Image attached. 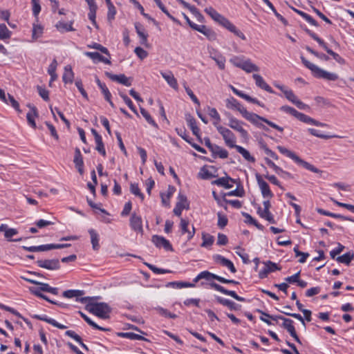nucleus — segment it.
I'll list each match as a JSON object with an SVG mask.
<instances>
[{"instance_id":"nucleus-1","label":"nucleus","mask_w":354,"mask_h":354,"mask_svg":"<svg viewBox=\"0 0 354 354\" xmlns=\"http://www.w3.org/2000/svg\"><path fill=\"white\" fill-rule=\"evenodd\" d=\"M301 59L304 65L310 70L313 75L319 79H324L328 81H336L338 80L339 77L337 74L335 73H330L328 71H326L319 67H318L317 65L310 62L308 61L304 57L301 56Z\"/></svg>"},{"instance_id":"nucleus-2","label":"nucleus","mask_w":354,"mask_h":354,"mask_svg":"<svg viewBox=\"0 0 354 354\" xmlns=\"http://www.w3.org/2000/svg\"><path fill=\"white\" fill-rule=\"evenodd\" d=\"M277 149L279 150V151L286 156V157L292 159L293 161H295L297 164L302 166L304 168H305L307 170H309L313 173L316 174H321L322 173V171L319 169L318 168L315 167L314 165H311L310 163L302 160L301 158H299L295 152L288 149L287 148L283 147V146H277Z\"/></svg>"},{"instance_id":"nucleus-3","label":"nucleus","mask_w":354,"mask_h":354,"mask_svg":"<svg viewBox=\"0 0 354 354\" xmlns=\"http://www.w3.org/2000/svg\"><path fill=\"white\" fill-rule=\"evenodd\" d=\"M245 119L250 122L252 124L255 125L256 127L259 128H261L266 131L268 130V128H266L262 123V122L266 123L270 127L277 129V131L280 132L283 131V128L276 124L275 123L268 120V119L261 117L259 115L249 112L245 109Z\"/></svg>"},{"instance_id":"nucleus-4","label":"nucleus","mask_w":354,"mask_h":354,"mask_svg":"<svg viewBox=\"0 0 354 354\" xmlns=\"http://www.w3.org/2000/svg\"><path fill=\"white\" fill-rule=\"evenodd\" d=\"M86 308L90 313L104 319H108L111 312V307L104 302L88 304Z\"/></svg>"},{"instance_id":"nucleus-5","label":"nucleus","mask_w":354,"mask_h":354,"mask_svg":"<svg viewBox=\"0 0 354 354\" xmlns=\"http://www.w3.org/2000/svg\"><path fill=\"white\" fill-rule=\"evenodd\" d=\"M263 315L267 317L271 318L273 321L277 322L280 319L283 321L281 326L287 330L290 335L297 341L298 343L301 344L299 337H298L295 328L293 325L294 322L292 319L286 318L281 315H270L266 313L261 312Z\"/></svg>"},{"instance_id":"nucleus-6","label":"nucleus","mask_w":354,"mask_h":354,"mask_svg":"<svg viewBox=\"0 0 354 354\" xmlns=\"http://www.w3.org/2000/svg\"><path fill=\"white\" fill-rule=\"evenodd\" d=\"M306 32L311 38L315 40L329 55H330L337 62L342 64L345 63V60L339 54L330 49L326 42L319 38L315 32L309 29H306Z\"/></svg>"},{"instance_id":"nucleus-7","label":"nucleus","mask_w":354,"mask_h":354,"mask_svg":"<svg viewBox=\"0 0 354 354\" xmlns=\"http://www.w3.org/2000/svg\"><path fill=\"white\" fill-rule=\"evenodd\" d=\"M201 279H205L206 281H211L212 279H216L223 283H233L237 284L238 282L232 279H227L221 276L211 273L209 271H203L200 272L194 279L195 283L198 282Z\"/></svg>"},{"instance_id":"nucleus-8","label":"nucleus","mask_w":354,"mask_h":354,"mask_svg":"<svg viewBox=\"0 0 354 354\" xmlns=\"http://www.w3.org/2000/svg\"><path fill=\"white\" fill-rule=\"evenodd\" d=\"M204 140L205 146L209 148L214 158L219 157L221 158H226L228 156L227 150L216 145L212 144L209 138H205Z\"/></svg>"},{"instance_id":"nucleus-9","label":"nucleus","mask_w":354,"mask_h":354,"mask_svg":"<svg viewBox=\"0 0 354 354\" xmlns=\"http://www.w3.org/2000/svg\"><path fill=\"white\" fill-rule=\"evenodd\" d=\"M214 125L216 127L218 131L222 135L226 145L230 147L235 146V138L232 132L228 129L220 125H217V122H214Z\"/></svg>"},{"instance_id":"nucleus-10","label":"nucleus","mask_w":354,"mask_h":354,"mask_svg":"<svg viewBox=\"0 0 354 354\" xmlns=\"http://www.w3.org/2000/svg\"><path fill=\"white\" fill-rule=\"evenodd\" d=\"M36 263L41 268L49 270H57L60 268V263L58 259H39Z\"/></svg>"},{"instance_id":"nucleus-11","label":"nucleus","mask_w":354,"mask_h":354,"mask_svg":"<svg viewBox=\"0 0 354 354\" xmlns=\"http://www.w3.org/2000/svg\"><path fill=\"white\" fill-rule=\"evenodd\" d=\"M257 180L262 196L264 198L271 199L274 196V194L270 190L268 184L262 179L261 176L259 174H257Z\"/></svg>"},{"instance_id":"nucleus-12","label":"nucleus","mask_w":354,"mask_h":354,"mask_svg":"<svg viewBox=\"0 0 354 354\" xmlns=\"http://www.w3.org/2000/svg\"><path fill=\"white\" fill-rule=\"evenodd\" d=\"M264 267L259 272V277L260 279H264L268 277V274L273 272L276 270H280L281 268L278 265L271 261H267L263 263Z\"/></svg>"},{"instance_id":"nucleus-13","label":"nucleus","mask_w":354,"mask_h":354,"mask_svg":"<svg viewBox=\"0 0 354 354\" xmlns=\"http://www.w3.org/2000/svg\"><path fill=\"white\" fill-rule=\"evenodd\" d=\"M284 95L288 100L293 103L298 109L301 110L309 109L308 105L299 100L292 90L288 89V91H285Z\"/></svg>"},{"instance_id":"nucleus-14","label":"nucleus","mask_w":354,"mask_h":354,"mask_svg":"<svg viewBox=\"0 0 354 354\" xmlns=\"http://www.w3.org/2000/svg\"><path fill=\"white\" fill-rule=\"evenodd\" d=\"M151 241L158 248H163L166 251H173L171 244L163 236L153 235L151 238Z\"/></svg>"},{"instance_id":"nucleus-15","label":"nucleus","mask_w":354,"mask_h":354,"mask_svg":"<svg viewBox=\"0 0 354 354\" xmlns=\"http://www.w3.org/2000/svg\"><path fill=\"white\" fill-rule=\"evenodd\" d=\"M252 78L254 79L255 84L257 87L270 93H274L273 89L266 82L262 76H261L258 73H254L252 75Z\"/></svg>"},{"instance_id":"nucleus-16","label":"nucleus","mask_w":354,"mask_h":354,"mask_svg":"<svg viewBox=\"0 0 354 354\" xmlns=\"http://www.w3.org/2000/svg\"><path fill=\"white\" fill-rule=\"evenodd\" d=\"M189 207L186 196L182 194L178 196V201L177 202L174 209V213L175 215L180 216L182 214V211L184 209Z\"/></svg>"},{"instance_id":"nucleus-17","label":"nucleus","mask_w":354,"mask_h":354,"mask_svg":"<svg viewBox=\"0 0 354 354\" xmlns=\"http://www.w3.org/2000/svg\"><path fill=\"white\" fill-rule=\"evenodd\" d=\"M214 259L217 263L228 268L232 273H235L236 272L233 263L224 257L220 254H216L214 256Z\"/></svg>"},{"instance_id":"nucleus-18","label":"nucleus","mask_w":354,"mask_h":354,"mask_svg":"<svg viewBox=\"0 0 354 354\" xmlns=\"http://www.w3.org/2000/svg\"><path fill=\"white\" fill-rule=\"evenodd\" d=\"M130 225L134 231L141 233L143 232L142 221L140 216L133 213L130 218Z\"/></svg>"},{"instance_id":"nucleus-19","label":"nucleus","mask_w":354,"mask_h":354,"mask_svg":"<svg viewBox=\"0 0 354 354\" xmlns=\"http://www.w3.org/2000/svg\"><path fill=\"white\" fill-rule=\"evenodd\" d=\"M297 119L304 123L313 124L316 127H326L328 126L327 124L317 121L302 113H299Z\"/></svg>"},{"instance_id":"nucleus-20","label":"nucleus","mask_w":354,"mask_h":354,"mask_svg":"<svg viewBox=\"0 0 354 354\" xmlns=\"http://www.w3.org/2000/svg\"><path fill=\"white\" fill-rule=\"evenodd\" d=\"M105 75L111 80L118 82L124 86H129L131 85V82L129 81V78L126 77L124 74L114 75L109 72H106Z\"/></svg>"},{"instance_id":"nucleus-21","label":"nucleus","mask_w":354,"mask_h":354,"mask_svg":"<svg viewBox=\"0 0 354 354\" xmlns=\"http://www.w3.org/2000/svg\"><path fill=\"white\" fill-rule=\"evenodd\" d=\"M210 286L214 290L220 292H222L225 295H230L238 301H243V298L238 296L234 291L226 290L224 287L218 283L212 282L210 283Z\"/></svg>"},{"instance_id":"nucleus-22","label":"nucleus","mask_w":354,"mask_h":354,"mask_svg":"<svg viewBox=\"0 0 354 354\" xmlns=\"http://www.w3.org/2000/svg\"><path fill=\"white\" fill-rule=\"evenodd\" d=\"M73 162L75 163V167L78 170L79 173L82 175L84 173V161L83 158L81 154V151L79 148H75V156Z\"/></svg>"},{"instance_id":"nucleus-23","label":"nucleus","mask_w":354,"mask_h":354,"mask_svg":"<svg viewBox=\"0 0 354 354\" xmlns=\"http://www.w3.org/2000/svg\"><path fill=\"white\" fill-rule=\"evenodd\" d=\"M28 282L31 283H33V284H36V285H38L39 286L38 288H36V287H30L29 288L30 292L32 294H33V290H37V291H39V292H41L42 291L43 292H49L50 290V286L48 284V283H41V282H39L37 281H35V280H33V279H26Z\"/></svg>"},{"instance_id":"nucleus-24","label":"nucleus","mask_w":354,"mask_h":354,"mask_svg":"<svg viewBox=\"0 0 354 354\" xmlns=\"http://www.w3.org/2000/svg\"><path fill=\"white\" fill-rule=\"evenodd\" d=\"M235 183L234 180L228 176L219 178H218L215 180H213L212 182V183L213 185H216L220 187H223L226 189H230V188L232 187V183Z\"/></svg>"},{"instance_id":"nucleus-25","label":"nucleus","mask_w":354,"mask_h":354,"mask_svg":"<svg viewBox=\"0 0 354 354\" xmlns=\"http://www.w3.org/2000/svg\"><path fill=\"white\" fill-rule=\"evenodd\" d=\"M162 77L167 82V84L174 89L177 90L178 88L176 79L174 77L171 71L160 72Z\"/></svg>"},{"instance_id":"nucleus-26","label":"nucleus","mask_w":354,"mask_h":354,"mask_svg":"<svg viewBox=\"0 0 354 354\" xmlns=\"http://www.w3.org/2000/svg\"><path fill=\"white\" fill-rule=\"evenodd\" d=\"M28 106L30 109V111L26 115L28 122L29 125L35 129L36 123L35 122V118L38 116L37 108L30 104H28Z\"/></svg>"},{"instance_id":"nucleus-27","label":"nucleus","mask_w":354,"mask_h":354,"mask_svg":"<svg viewBox=\"0 0 354 354\" xmlns=\"http://www.w3.org/2000/svg\"><path fill=\"white\" fill-rule=\"evenodd\" d=\"M218 24L229 30L230 32H234L237 36L243 37L242 32L241 31H238L236 27L225 17Z\"/></svg>"},{"instance_id":"nucleus-28","label":"nucleus","mask_w":354,"mask_h":354,"mask_svg":"<svg viewBox=\"0 0 354 354\" xmlns=\"http://www.w3.org/2000/svg\"><path fill=\"white\" fill-rule=\"evenodd\" d=\"M85 55L93 59L94 62H100L107 64H111L109 57H104L97 52H86L85 53Z\"/></svg>"},{"instance_id":"nucleus-29","label":"nucleus","mask_w":354,"mask_h":354,"mask_svg":"<svg viewBox=\"0 0 354 354\" xmlns=\"http://www.w3.org/2000/svg\"><path fill=\"white\" fill-rule=\"evenodd\" d=\"M135 28L138 35L140 38V44L142 45H146L147 43L148 35L145 33L144 27L140 23H136Z\"/></svg>"},{"instance_id":"nucleus-30","label":"nucleus","mask_w":354,"mask_h":354,"mask_svg":"<svg viewBox=\"0 0 354 354\" xmlns=\"http://www.w3.org/2000/svg\"><path fill=\"white\" fill-rule=\"evenodd\" d=\"M295 12L298 14L299 16H301L304 19H305L307 22H308L312 26L317 27L319 26L317 21H315L310 15L308 14L298 10L293 7H290Z\"/></svg>"},{"instance_id":"nucleus-31","label":"nucleus","mask_w":354,"mask_h":354,"mask_svg":"<svg viewBox=\"0 0 354 354\" xmlns=\"http://www.w3.org/2000/svg\"><path fill=\"white\" fill-rule=\"evenodd\" d=\"M88 232L91 236V242L93 249L94 250H98L100 248V236L98 233L94 229H89Z\"/></svg>"},{"instance_id":"nucleus-32","label":"nucleus","mask_w":354,"mask_h":354,"mask_svg":"<svg viewBox=\"0 0 354 354\" xmlns=\"http://www.w3.org/2000/svg\"><path fill=\"white\" fill-rule=\"evenodd\" d=\"M74 78V73L72 68L70 65H67L64 67V74L62 75L63 82L65 84L72 83Z\"/></svg>"},{"instance_id":"nucleus-33","label":"nucleus","mask_w":354,"mask_h":354,"mask_svg":"<svg viewBox=\"0 0 354 354\" xmlns=\"http://www.w3.org/2000/svg\"><path fill=\"white\" fill-rule=\"evenodd\" d=\"M196 283L193 280V283L184 282V281H172L169 282L166 286L172 287L174 288H194Z\"/></svg>"},{"instance_id":"nucleus-34","label":"nucleus","mask_w":354,"mask_h":354,"mask_svg":"<svg viewBox=\"0 0 354 354\" xmlns=\"http://www.w3.org/2000/svg\"><path fill=\"white\" fill-rule=\"evenodd\" d=\"M226 106L228 109L238 111L241 113H243L241 110V104L235 98L232 97L226 100Z\"/></svg>"},{"instance_id":"nucleus-35","label":"nucleus","mask_w":354,"mask_h":354,"mask_svg":"<svg viewBox=\"0 0 354 354\" xmlns=\"http://www.w3.org/2000/svg\"><path fill=\"white\" fill-rule=\"evenodd\" d=\"M259 67L253 63L250 59L245 60V73H257L259 72Z\"/></svg>"},{"instance_id":"nucleus-36","label":"nucleus","mask_w":354,"mask_h":354,"mask_svg":"<svg viewBox=\"0 0 354 354\" xmlns=\"http://www.w3.org/2000/svg\"><path fill=\"white\" fill-rule=\"evenodd\" d=\"M79 314L80 316L84 319V321L89 324L93 328L102 330V331H109L110 330L109 328H104L102 326H98L96 323L93 322L86 315H85L84 313L79 311Z\"/></svg>"},{"instance_id":"nucleus-37","label":"nucleus","mask_w":354,"mask_h":354,"mask_svg":"<svg viewBox=\"0 0 354 354\" xmlns=\"http://www.w3.org/2000/svg\"><path fill=\"white\" fill-rule=\"evenodd\" d=\"M205 12L211 17V18L219 23L221 20L224 17L223 15H220L214 8L212 7H208L205 9Z\"/></svg>"},{"instance_id":"nucleus-38","label":"nucleus","mask_w":354,"mask_h":354,"mask_svg":"<svg viewBox=\"0 0 354 354\" xmlns=\"http://www.w3.org/2000/svg\"><path fill=\"white\" fill-rule=\"evenodd\" d=\"M308 131L311 135H313V136H314L315 137H317V138H322V139H325V140L333 138H342V136H338V135H325V134L319 133L318 130H317L315 129H313V128H309L308 129Z\"/></svg>"},{"instance_id":"nucleus-39","label":"nucleus","mask_w":354,"mask_h":354,"mask_svg":"<svg viewBox=\"0 0 354 354\" xmlns=\"http://www.w3.org/2000/svg\"><path fill=\"white\" fill-rule=\"evenodd\" d=\"M258 213L259 214L260 216L266 220H267L270 223H275L276 221L274 218V216L270 212V209H261L259 208L258 209Z\"/></svg>"},{"instance_id":"nucleus-40","label":"nucleus","mask_w":354,"mask_h":354,"mask_svg":"<svg viewBox=\"0 0 354 354\" xmlns=\"http://www.w3.org/2000/svg\"><path fill=\"white\" fill-rule=\"evenodd\" d=\"M187 122L193 134L199 137L200 129L196 125V120L193 117L189 115V117L187 118Z\"/></svg>"},{"instance_id":"nucleus-41","label":"nucleus","mask_w":354,"mask_h":354,"mask_svg":"<svg viewBox=\"0 0 354 354\" xmlns=\"http://www.w3.org/2000/svg\"><path fill=\"white\" fill-rule=\"evenodd\" d=\"M12 32L8 30L6 24H0V40H6L10 38Z\"/></svg>"},{"instance_id":"nucleus-42","label":"nucleus","mask_w":354,"mask_h":354,"mask_svg":"<svg viewBox=\"0 0 354 354\" xmlns=\"http://www.w3.org/2000/svg\"><path fill=\"white\" fill-rule=\"evenodd\" d=\"M354 254L351 252H347L344 254L342 256L337 257L336 260L339 263H344L346 265H349L351 261L353 259Z\"/></svg>"},{"instance_id":"nucleus-43","label":"nucleus","mask_w":354,"mask_h":354,"mask_svg":"<svg viewBox=\"0 0 354 354\" xmlns=\"http://www.w3.org/2000/svg\"><path fill=\"white\" fill-rule=\"evenodd\" d=\"M55 26L57 29L62 32L74 30V29L72 27V22L65 23L62 21H59Z\"/></svg>"},{"instance_id":"nucleus-44","label":"nucleus","mask_w":354,"mask_h":354,"mask_svg":"<svg viewBox=\"0 0 354 354\" xmlns=\"http://www.w3.org/2000/svg\"><path fill=\"white\" fill-rule=\"evenodd\" d=\"M119 335L120 337H126V338H128L130 339H138V340L147 341V339L145 337H144L138 334L132 333V332L121 333L119 334Z\"/></svg>"},{"instance_id":"nucleus-45","label":"nucleus","mask_w":354,"mask_h":354,"mask_svg":"<svg viewBox=\"0 0 354 354\" xmlns=\"http://www.w3.org/2000/svg\"><path fill=\"white\" fill-rule=\"evenodd\" d=\"M140 113L145 118V120L149 124H150L151 125L156 128L158 127L157 123L154 121V120L152 118L150 114L144 108L140 107Z\"/></svg>"},{"instance_id":"nucleus-46","label":"nucleus","mask_w":354,"mask_h":354,"mask_svg":"<svg viewBox=\"0 0 354 354\" xmlns=\"http://www.w3.org/2000/svg\"><path fill=\"white\" fill-rule=\"evenodd\" d=\"M83 295L82 290H66L63 292V297L66 298H73V297H78Z\"/></svg>"},{"instance_id":"nucleus-47","label":"nucleus","mask_w":354,"mask_h":354,"mask_svg":"<svg viewBox=\"0 0 354 354\" xmlns=\"http://www.w3.org/2000/svg\"><path fill=\"white\" fill-rule=\"evenodd\" d=\"M156 5L158 6V8L173 21L178 23V21L167 10V9L165 8V6L163 5V3L161 2L160 0H153Z\"/></svg>"},{"instance_id":"nucleus-48","label":"nucleus","mask_w":354,"mask_h":354,"mask_svg":"<svg viewBox=\"0 0 354 354\" xmlns=\"http://www.w3.org/2000/svg\"><path fill=\"white\" fill-rule=\"evenodd\" d=\"M120 96L122 98L125 104L129 106V108L136 115H138V111L133 105L131 99L125 94L120 93Z\"/></svg>"},{"instance_id":"nucleus-49","label":"nucleus","mask_w":354,"mask_h":354,"mask_svg":"<svg viewBox=\"0 0 354 354\" xmlns=\"http://www.w3.org/2000/svg\"><path fill=\"white\" fill-rule=\"evenodd\" d=\"M17 234H18L17 230H16L15 228H8V230H6V233L4 234V236L8 241H20L22 240V238L11 239L12 236H13Z\"/></svg>"},{"instance_id":"nucleus-50","label":"nucleus","mask_w":354,"mask_h":354,"mask_svg":"<svg viewBox=\"0 0 354 354\" xmlns=\"http://www.w3.org/2000/svg\"><path fill=\"white\" fill-rule=\"evenodd\" d=\"M245 223L254 225L260 230H263V226L262 225L259 224L254 218L247 213H245Z\"/></svg>"},{"instance_id":"nucleus-51","label":"nucleus","mask_w":354,"mask_h":354,"mask_svg":"<svg viewBox=\"0 0 354 354\" xmlns=\"http://www.w3.org/2000/svg\"><path fill=\"white\" fill-rule=\"evenodd\" d=\"M130 191L131 192L136 196H138L141 201H143L145 196L143 194L140 192V189L138 187V185L136 183H131L130 185Z\"/></svg>"},{"instance_id":"nucleus-52","label":"nucleus","mask_w":354,"mask_h":354,"mask_svg":"<svg viewBox=\"0 0 354 354\" xmlns=\"http://www.w3.org/2000/svg\"><path fill=\"white\" fill-rule=\"evenodd\" d=\"M203 243L201 244L202 247H208L213 244L214 241V236L209 234H203Z\"/></svg>"},{"instance_id":"nucleus-53","label":"nucleus","mask_w":354,"mask_h":354,"mask_svg":"<svg viewBox=\"0 0 354 354\" xmlns=\"http://www.w3.org/2000/svg\"><path fill=\"white\" fill-rule=\"evenodd\" d=\"M280 109L282 111L295 117L296 118H297L298 115L300 113V112L297 111L295 109H294L291 106H287V105L282 106L280 108Z\"/></svg>"},{"instance_id":"nucleus-54","label":"nucleus","mask_w":354,"mask_h":354,"mask_svg":"<svg viewBox=\"0 0 354 354\" xmlns=\"http://www.w3.org/2000/svg\"><path fill=\"white\" fill-rule=\"evenodd\" d=\"M330 201L336 205L341 207L346 208L354 214V205L339 202L333 198H330Z\"/></svg>"},{"instance_id":"nucleus-55","label":"nucleus","mask_w":354,"mask_h":354,"mask_svg":"<svg viewBox=\"0 0 354 354\" xmlns=\"http://www.w3.org/2000/svg\"><path fill=\"white\" fill-rule=\"evenodd\" d=\"M293 251L295 252L296 257H299L300 255H303V257H301L299 259V262L301 263H305L306 261V259L309 257L308 253L299 251L298 245H296L294 248Z\"/></svg>"},{"instance_id":"nucleus-56","label":"nucleus","mask_w":354,"mask_h":354,"mask_svg":"<svg viewBox=\"0 0 354 354\" xmlns=\"http://www.w3.org/2000/svg\"><path fill=\"white\" fill-rule=\"evenodd\" d=\"M198 175L202 179L205 180L210 179L214 177V175L212 174V172L209 171V170L205 167H203L201 169Z\"/></svg>"},{"instance_id":"nucleus-57","label":"nucleus","mask_w":354,"mask_h":354,"mask_svg":"<svg viewBox=\"0 0 354 354\" xmlns=\"http://www.w3.org/2000/svg\"><path fill=\"white\" fill-rule=\"evenodd\" d=\"M43 28L39 25H34L32 30V38L33 40H36L42 34Z\"/></svg>"},{"instance_id":"nucleus-58","label":"nucleus","mask_w":354,"mask_h":354,"mask_svg":"<svg viewBox=\"0 0 354 354\" xmlns=\"http://www.w3.org/2000/svg\"><path fill=\"white\" fill-rule=\"evenodd\" d=\"M261 148L264 151V152L273 158L274 160H277L279 159V156L277 155L275 152L270 149L268 146L264 143H261Z\"/></svg>"},{"instance_id":"nucleus-59","label":"nucleus","mask_w":354,"mask_h":354,"mask_svg":"<svg viewBox=\"0 0 354 354\" xmlns=\"http://www.w3.org/2000/svg\"><path fill=\"white\" fill-rule=\"evenodd\" d=\"M95 144H96V147H95V149L101 154L103 156H106V151H105V149H104V143L102 142V138H99V140H95Z\"/></svg>"},{"instance_id":"nucleus-60","label":"nucleus","mask_w":354,"mask_h":354,"mask_svg":"<svg viewBox=\"0 0 354 354\" xmlns=\"http://www.w3.org/2000/svg\"><path fill=\"white\" fill-rule=\"evenodd\" d=\"M230 126L232 129H234L239 131H243L242 123L235 118H231L230 120Z\"/></svg>"},{"instance_id":"nucleus-61","label":"nucleus","mask_w":354,"mask_h":354,"mask_svg":"<svg viewBox=\"0 0 354 354\" xmlns=\"http://www.w3.org/2000/svg\"><path fill=\"white\" fill-rule=\"evenodd\" d=\"M88 47L91 48H94V49L100 50L102 53L107 55L109 58L111 57L108 49L106 47H104L103 46H102L100 44L93 43L92 45L88 46Z\"/></svg>"},{"instance_id":"nucleus-62","label":"nucleus","mask_w":354,"mask_h":354,"mask_svg":"<svg viewBox=\"0 0 354 354\" xmlns=\"http://www.w3.org/2000/svg\"><path fill=\"white\" fill-rule=\"evenodd\" d=\"M212 58L216 62L220 69L223 70L225 68V59L222 55H215L214 57H212Z\"/></svg>"},{"instance_id":"nucleus-63","label":"nucleus","mask_w":354,"mask_h":354,"mask_svg":"<svg viewBox=\"0 0 354 354\" xmlns=\"http://www.w3.org/2000/svg\"><path fill=\"white\" fill-rule=\"evenodd\" d=\"M218 226L221 228H223L227 224L228 220L227 218L223 215L221 213L218 212Z\"/></svg>"},{"instance_id":"nucleus-64","label":"nucleus","mask_w":354,"mask_h":354,"mask_svg":"<svg viewBox=\"0 0 354 354\" xmlns=\"http://www.w3.org/2000/svg\"><path fill=\"white\" fill-rule=\"evenodd\" d=\"M7 95L8 104H10L17 111L20 113L21 110L19 109V104L18 103V102L15 100L14 97L10 94L8 93Z\"/></svg>"}]
</instances>
